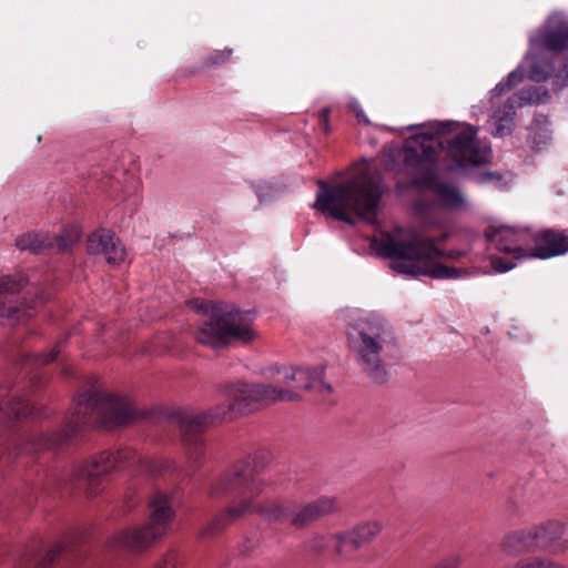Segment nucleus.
I'll list each match as a JSON object with an SVG mask.
<instances>
[{
  "mask_svg": "<svg viewBox=\"0 0 568 568\" xmlns=\"http://www.w3.org/2000/svg\"><path fill=\"white\" fill-rule=\"evenodd\" d=\"M235 489H242L243 496L221 511L209 524L205 534H213L239 518L254 513L263 514L270 520L288 521L301 529L339 509L336 498L328 496L303 505L283 503L270 507L263 506L255 498L263 491L264 483L256 476L251 458L235 463L216 477L209 487V495L217 498Z\"/></svg>",
  "mask_w": 568,
  "mask_h": 568,
  "instance_id": "1",
  "label": "nucleus"
},
{
  "mask_svg": "<svg viewBox=\"0 0 568 568\" xmlns=\"http://www.w3.org/2000/svg\"><path fill=\"white\" fill-rule=\"evenodd\" d=\"M384 191L381 174L365 160L346 182L331 187L320 183L314 207L347 224H354L353 216L374 224Z\"/></svg>",
  "mask_w": 568,
  "mask_h": 568,
  "instance_id": "2",
  "label": "nucleus"
},
{
  "mask_svg": "<svg viewBox=\"0 0 568 568\" xmlns=\"http://www.w3.org/2000/svg\"><path fill=\"white\" fill-rule=\"evenodd\" d=\"M478 129L456 121H428V164L436 160L434 144L442 152L447 172L466 171L486 164L491 159V148L477 139Z\"/></svg>",
  "mask_w": 568,
  "mask_h": 568,
  "instance_id": "3",
  "label": "nucleus"
},
{
  "mask_svg": "<svg viewBox=\"0 0 568 568\" xmlns=\"http://www.w3.org/2000/svg\"><path fill=\"white\" fill-rule=\"evenodd\" d=\"M187 305L201 316L195 335L201 344L211 347H223L231 343L248 344L257 336L251 312L200 298L190 300Z\"/></svg>",
  "mask_w": 568,
  "mask_h": 568,
  "instance_id": "4",
  "label": "nucleus"
},
{
  "mask_svg": "<svg viewBox=\"0 0 568 568\" xmlns=\"http://www.w3.org/2000/svg\"><path fill=\"white\" fill-rule=\"evenodd\" d=\"M373 251L390 260L398 274L417 277L426 274V243L424 234L415 229H395L383 232L371 241Z\"/></svg>",
  "mask_w": 568,
  "mask_h": 568,
  "instance_id": "5",
  "label": "nucleus"
},
{
  "mask_svg": "<svg viewBox=\"0 0 568 568\" xmlns=\"http://www.w3.org/2000/svg\"><path fill=\"white\" fill-rule=\"evenodd\" d=\"M385 323L375 317L361 318L347 331L348 345L362 372L374 383L387 381L388 374L381 358L386 343Z\"/></svg>",
  "mask_w": 568,
  "mask_h": 568,
  "instance_id": "6",
  "label": "nucleus"
},
{
  "mask_svg": "<svg viewBox=\"0 0 568 568\" xmlns=\"http://www.w3.org/2000/svg\"><path fill=\"white\" fill-rule=\"evenodd\" d=\"M134 418L135 410L128 398L100 393L80 395L74 416L65 426L64 437H71L81 426L94 423L124 425Z\"/></svg>",
  "mask_w": 568,
  "mask_h": 568,
  "instance_id": "7",
  "label": "nucleus"
},
{
  "mask_svg": "<svg viewBox=\"0 0 568 568\" xmlns=\"http://www.w3.org/2000/svg\"><path fill=\"white\" fill-rule=\"evenodd\" d=\"M150 518L145 526L126 529L116 535L115 542L119 546L141 550L166 532L174 517L170 497L163 493L154 494L150 501Z\"/></svg>",
  "mask_w": 568,
  "mask_h": 568,
  "instance_id": "8",
  "label": "nucleus"
},
{
  "mask_svg": "<svg viewBox=\"0 0 568 568\" xmlns=\"http://www.w3.org/2000/svg\"><path fill=\"white\" fill-rule=\"evenodd\" d=\"M297 393L271 384H245L235 387L232 392V402L222 404L215 410V416L220 418H234L236 415L245 414L254 405H270L277 402L295 400Z\"/></svg>",
  "mask_w": 568,
  "mask_h": 568,
  "instance_id": "9",
  "label": "nucleus"
},
{
  "mask_svg": "<svg viewBox=\"0 0 568 568\" xmlns=\"http://www.w3.org/2000/svg\"><path fill=\"white\" fill-rule=\"evenodd\" d=\"M490 241L498 252L506 255L491 256L490 264L497 273L513 270L519 260L531 258L534 231L528 227L500 226L493 232Z\"/></svg>",
  "mask_w": 568,
  "mask_h": 568,
  "instance_id": "10",
  "label": "nucleus"
},
{
  "mask_svg": "<svg viewBox=\"0 0 568 568\" xmlns=\"http://www.w3.org/2000/svg\"><path fill=\"white\" fill-rule=\"evenodd\" d=\"M418 132L409 135L402 149L387 145L384 149V162L389 170H400L407 175H415L412 185H422L426 182V132L422 126Z\"/></svg>",
  "mask_w": 568,
  "mask_h": 568,
  "instance_id": "11",
  "label": "nucleus"
},
{
  "mask_svg": "<svg viewBox=\"0 0 568 568\" xmlns=\"http://www.w3.org/2000/svg\"><path fill=\"white\" fill-rule=\"evenodd\" d=\"M554 61L549 53L539 48L532 49L530 47L523 62L489 92L490 100L503 95L519 84L524 80L526 71L529 80L540 83L546 82L554 74Z\"/></svg>",
  "mask_w": 568,
  "mask_h": 568,
  "instance_id": "12",
  "label": "nucleus"
},
{
  "mask_svg": "<svg viewBox=\"0 0 568 568\" xmlns=\"http://www.w3.org/2000/svg\"><path fill=\"white\" fill-rule=\"evenodd\" d=\"M467 206V199L459 184L442 172L432 173L428 169V229L434 223L436 210L455 212Z\"/></svg>",
  "mask_w": 568,
  "mask_h": 568,
  "instance_id": "13",
  "label": "nucleus"
},
{
  "mask_svg": "<svg viewBox=\"0 0 568 568\" xmlns=\"http://www.w3.org/2000/svg\"><path fill=\"white\" fill-rule=\"evenodd\" d=\"M277 383L294 393L310 389L317 393H331L332 387L324 381L323 367H286L277 369Z\"/></svg>",
  "mask_w": 568,
  "mask_h": 568,
  "instance_id": "14",
  "label": "nucleus"
},
{
  "mask_svg": "<svg viewBox=\"0 0 568 568\" xmlns=\"http://www.w3.org/2000/svg\"><path fill=\"white\" fill-rule=\"evenodd\" d=\"M122 458V454L119 452L114 454L104 450L78 465L73 470V477L87 480L90 494L95 495L99 491L100 478L116 469Z\"/></svg>",
  "mask_w": 568,
  "mask_h": 568,
  "instance_id": "15",
  "label": "nucleus"
},
{
  "mask_svg": "<svg viewBox=\"0 0 568 568\" xmlns=\"http://www.w3.org/2000/svg\"><path fill=\"white\" fill-rule=\"evenodd\" d=\"M532 49L554 52L568 49V20L561 14L551 16L545 28L529 39Z\"/></svg>",
  "mask_w": 568,
  "mask_h": 568,
  "instance_id": "16",
  "label": "nucleus"
},
{
  "mask_svg": "<svg viewBox=\"0 0 568 568\" xmlns=\"http://www.w3.org/2000/svg\"><path fill=\"white\" fill-rule=\"evenodd\" d=\"M383 530V523L377 519L361 521L351 529L338 532V555L349 556L352 552L369 545Z\"/></svg>",
  "mask_w": 568,
  "mask_h": 568,
  "instance_id": "17",
  "label": "nucleus"
},
{
  "mask_svg": "<svg viewBox=\"0 0 568 568\" xmlns=\"http://www.w3.org/2000/svg\"><path fill=\"white\" fill-rule=\"evenodd\" d=\"M537 550L561 552L568 549V528L559 520H547L530 527Z\"/></svg>",
  "mask_w": 568,
  "mask_h": 568,
  "instance_id": "18",
  "label": "nucleus"
},
{
  "mask_svg": "<svg viewBox=\"0 0 568 568\" xmlns=\"http://www.w3.org/2000/svg\"><path fill=\"white\" fill-rule=\"evenodd\" d=\"M88 252L102 255L111 265H119L125 260V248L113 232L100 230L91 234L88 240Z\"/></svg>",
  "mask_w": 568,
  "mask_h": 568,
  "instance_id": "19",
  "label": "nucleus"
},
{
  "mask_svg": "<svg viewBox=\"0 0 568 568\" xmlns=\"http://www.w3.org/2000/svg\"><path fill=\"white\" fill-rule=\"evenodd\" d=\"M568 252V231L550 229L534 232L531 258H550Z\"/></svg>",
  "mask_w": 568,
  "mask_h": 568,
  "instance_id": "20",
  "label": "nucleus"
},
{
  "mask_svg": "<svg viewBox=\"0 0 568 568\" xmlns=\"http://www.w3.org/2000/svg\"><path fill=\"white\" fill-rule=\"evenodd\" d=\"M501 549L508 556L537 550L530 527L506 535L501 541Z\"/></svg>",
  "mask_w": 568,
  "mask_h": 568,
  "instance_id": "21",
  "label": "nucleus"
},
{
  "mask_svg": "<svg viewBox=\"0 0 568 568\" xmlns=\"http://www.w3.org/2000/svg\"><path fill=\"white\" fill-rule=\"evenodd\" d=\"M515 108L513 100L507 99L503 105L494 110L490 118L494 125V136L503 138L513 131L516 114Z\"/></svg>",
  "mask_w": 568,
  "mask_h": 568,
  "instance_id": "22",
  "label": "nucleus"
},
{
  "mask_svg": "<svg viewBox=\"0 0 568 568\" xmlns=\"http://www.w3.org/2000/svg\"><path fill=\"white\" fill-rule=\"evenodd\" d=\"M7 390L0 387V414L8 417H27L33 412L32 406L26 398L13 396L10 400H4Z\"/></svg>",
  "mask_w": 568,
  "mask_h": 568,
  "instance_id": "23",
  "label": "nucleus"
},
{
  "mask_svg": "<svg viewBox=\"0 0 568 568\" xmlns=\"http://www.w3.org/2000/svg\"><path fill=\"white\" fill-rule=\"evenodd\" d=\"M222 405H219L214 407L213 409L206 412V413H199L194 415H187L180 419V427L183 432H197L201 428L207 426L211 422H222L227 420L229 418H220L215 416V410L221 407Z\"/></svg>",
  "mask_w": 568,
  "mask_h": 568,
  "instance_id": "24",
  "label": "nucleus"
},
{
  "mask_svg": "<svg viewBox=\"0 0 568 568\" xmlns=\"http://www.w3.org/2000/svg\"><path fill=\"white\" fill-rule=\"evenodd\" d=\"M549 99V93L546 88H525L519 92L515 93L513 97L508 98V100H513L515 106H525L531 104H541L547 102Z\"/></svg>",
  "mask_w": 568,
  "mask_h": 568,
  "instance_id": "25",
  "label": "nucleus"
},
{
  "mask_svg": "<svg viewBox=\"0 0 568 568\" xmlns=\"http://www.w3.org/2000/svg\"><path fill=\"white\" fill-rule=\"evenodd\" d=\"M16 245L21 251L40 253L51 246V241L45 235L28 233L18 236L16 240Z\"/></svg>",
  "mask_w": 568,
  "mask_h": 568,
  "instance_id": "26",
  "label": "nucleus"
},
{
  "mask_svg": "<svg viewBox=\"0 0 568 568\" xmlns=\"http://www.w3.org/2000/svg\"><path fill=\"white\" fill-rule=\"evenodd\" d=\"M548 119L540 115L535 119L529 131V144L532 149L540 150L550 140V134L547 129Z\"/></svg>",
  "mask_w": 568,
  "mask_h": 568,
  "instance_id": "27",
  "label": "nucleus"
},
{
  "mask_svg": "<svg viewBox=\"0 0 568 568\" xmlns=\"http://www.w3.org/2000/svg\"><path fill=\"white\" fill-rule=\"evenodd\" d=\"M337 534H317L313 536L308 542L307 547L312 551L322 552L329 547H333L335 552L338 555L339 540L336 538Z\"/></svg>",
  "mask_w": 568,
  "mask_h": 568,
  "instance_id": "28",
  "label": "nucleus"
},
{
  "mask_svg": "<svg viewBox=\"0 0 568 568\" xmlns=\"http://www.w3.org/2000/svg\"><path fill=\"white\" fill-rule=\"evenodd\" d=\"M514 568H568L559 562L542 557H526L519 559Z\"/></svg>",
  "mask_w": 568,
  "mask_h": 568,
  "instance_id": "29",
  "label": "nucleus"
},
{
  "mask_svg": "<svg viewBox=\"0 0 568 568\" xmlns=\"http://www.w3.org/2000/svg\"><path fill=\"white\" fill-rule=\"evenodd\" d=\"M474 181L477 184H490L500 190L505 189L509 183L503 174L494 171L480 172L474 176Z\"/></svg>",
  "mask_w": 568,
  "mask_h": 568,
  "instance_id": "30",
  "label": "nucleus"
},
{
  "mask_svg": "<svg viewBox=\"0 0 568 568\" xmlns=\"http://www.w3.org/2000/svg\"><path fill=\"white\" fill-rule=\"evenodd\" d=\"M462 270L443 264H430L428 262V277L436 280H450L459 277Z\"/></svg>",
  "mask_w": 568,
  "mask_h": 568,
  "instance_id": "31",
  "label": "nucleus"
},
{
  "mask_svg": "<svg viewBox=\"0 0 568 568\" xmlns=\"http://www.w3.org/2000/svg\"><path fill=\"white\" fill-rule=\"evenodd\" d=\"M80 240V231L78 227L71 230H63L60 235L57 236V245L60 250H68L75 242Z\"/></svg>",
  "mask_w": 568,
  "mask_h": 568,
  "instance_id": "32",
  "label": "nucleus"
},
{
  "mask_svg": "<svg viewBox=\"0 0 568 568\" xmlns=\"http://www.w3.org/2000/svg\"><path fill=\"white\" fill-rule=\"evenodd\" d=\"M427 250H428V260H430L433 256H446L448 258H458V257L465 255L464 251H458V250H450L448 252H443L442 250H439L437 247L434 236L429 235V234H428Z\"/></svg>",
  "mask_w": 568,
  "mask_h": 568,
  "instance_id": "33",
  "label": "nucleus"
},
{
  "mask_svg": "<svg viewBox=\"0 0 568 568\" xmlns=\"http://www.w3.org/2000/svg\"><path fill=\"white\" fill-rule=\"evenodd\" d=\"M22 286V281L14 280L11 276H0V293L14 292Z\"/></svg>",
  "mask_w": 568,
  "mask_h": 568,
  "instance_id": "34",
  "label": "nucleus"
},
{
  "mask_svg": "<svg viewBox=\"0 0 568 568\" xmlns=\"http://www.w3.org/2000/svg\"><path fill=\"white\" fill-rule=\"evenodd\" d=\"M460 564L462 558L459 555H450L438 561L433 568H459Z\"/></svg>",
  "mask_w": 568,
  "mask_h": 568,
  "instance_id": "35",
  "label": "nucleus"
},
{
  "mask_svg": "<svg viewBox=\"0 0 568 568\" xmlns=\"http://www.w3.org/2000/svg\"><path fill=\"white\" fill-rule=\"evenodd\" d=\"M568 82V58L565 60L562 68L555 74V83L558 87H565Z\"/></svg>",
  "mask_w": 568,
  "mask_h": 568,
  "instance_id": "36",
  "label": "nucleus"
},
{
  "mask_svg": "<svg viewBox=\"0 0 568 568\" xmlns=\"http://www.w3.org/2000/svg\"><path fill=\"white\" fill-rule=\"evenodd\" d=\"M349 106L355 112V115H356V118H357V120L359 122H362L364 124H368L369 123L368 118L364 113V110L362 109V106L359 105L357 100H355V99L351 100Z\"/></svg>",
  "mask_w": 568,
  "mask_h": 568,
  "instance_id": "37",
  "label": "nucleus"
},
{
  "mask_svg": "<svg viewBox=\"0 0 568 568\" xmlns=\"http://www.w3.org/2000/svg\"><path fill=\"white\" fill-rule=\"evenodd\" d=\"M255 192H256L260 201L263 202L267 196L271 195L272 186L266 182H262V183H258L257 185H255Z\"/></svg>",
  "mask_w": 568,
  "mask_h": 568,
  "instance_id": "38",
  "label": "nucleus"
},
{
  "mask_svg": "<svg viewBox=\"0 0 568 568\" xmlns=\"http://www.w3.org/2000/svg\"><path fill=\"white\" fill-rule=\"evenodd\" d=\"M178 557L173 554L166 556L161 565L155 568H178Z\"/></svg>",
  "mask_w": 568,
  "mask_h": 568,
  "instance_id": "39",
  "label": "nucleus"
},
{
  "mask_svg": "<svg viewBox=\"0 0 568 568\" xmlns=\"http://www.w3.org/2000/svg\"><path fill=\"white\" fill-rule=\"evenodd\" d=\"M318 116H320V120H321L324 131L326 133H328L329 132V124H328L329 109L325 108V109L321 110Z\"/></svg>",
  "mask_w": 568,
  "mask_h": 568,
  "instance_id": "40",
  "label": "nucleus"
},
{
  "mask_svg": "<svg viewBox=\"0 0 568 568\" xmlns=\"http://www.w3.org/2000/svg\"><path fill=\"white\" fill-rule=\"evenodd\" d=\"M231 53H232V50H226V51L220 52L216 54V57L211 58V63L217 64L220 62H223L230 58Z\"/></svg>",
  "mask_w": 568,
  "mask_h": 568,
  "instance_id": "41",
  "label": "nucleus"
},
{
  "mask_svg": "<svg viewBox=\"0 0 568 568\" xmlns=\"http://www.w3.org/2000/svg\"><path fill=\"white\" fill-rule=\"evenodd\" d=\"M14 312L11 307H7L4 304L0 303V321L3 318H10L13 317Z\"/></svg>",
  "mask_w": 568,
  "mask_h": 568,
  "instance_id": "42",
  "label": "nucleus"
},
{
  "mask_svg": "<svg viewBox=\"0 0 568 568\" xmlns=\"http://www.w3.org/2000/svg\"><path fill=\"white\" fill-rule=\"evenodd\" d=\"M58 356V351L57 349H52L49 354H45V355H41L40 359L42 363H50L52 361H54Z\"/></svg>",
  "mask_w": 568,
  "mask_h": 568,
  "instance_id": "43",
  "label": "nucleus"
},
{
  "mask_svg": "<svg viewBox=\"0 0 568 568\" xmlns=\"http://www.w3.org/2000/svg\"><path fill=\"white\" fill-rule=\"evenodd\" d=\"M447 236H448V234H447V233H443V234H442V236H440V240H442V241H444V240H446V239H447Z\"/></svg>",
  "mask_w": 568,
  "mask_h": 568,
  "instance_id": "44",
  "label": "nucleus"
}]
</instances>
